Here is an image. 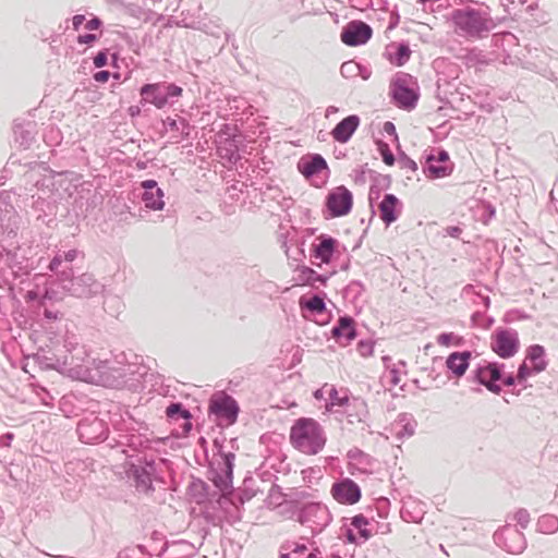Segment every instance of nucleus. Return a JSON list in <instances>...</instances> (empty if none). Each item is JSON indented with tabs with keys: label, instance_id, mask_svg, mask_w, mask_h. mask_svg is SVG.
<instances>
[{
	"label": "nucleus",
	"instance_id": "f3484780",
	"mask_svg": "<svg viewBox=\"0 0 558 558\" xmlns=\"http://www.w3.org/2000/svg\"><path fill=\"white\" fill-rule=\"evenodd\" d=\"M63 351L59 343L46 348L40 347L36 353L27 359L32 360L43 371L53 369L65 374L66 357L63 356Z\"/></svg>",
	"mask_w": 558,
	"mask_h": 558
},
{
	"label": "nucleus",
	"instance_id": "58836bf2",
	"mask_svg": "<svg viewBox=\"0 0 558 558\" xmlns=\"http://www.w3.org/2000/svg\"><path fill=\"white\" fill-rule=\"evenodd\" d=\"M327 294L325 292H318L313 294L310 299L302 296L300 299V307L302 311H308L313 315H320L326 313V300Z\"/></svg>",
	"mask_w": 558,
	"mask_h": 558
},
{
	"label": "nucleus",
	"instance_id": "39448f33",
	"mask_svg": "<svg viewBox=\"0 0 558 558\" xmlns=\"http://www.w3.org/2000/svg\"><path fill=\"white\" fill-rule=\"evenodd\" d=\"M92 365L98 373L99 380L106 386L120 387L133 374L131 364L125 362L124 353L117 355L113 360L93 359Z\"/></svg>",
	"mask_w": 558,
	"mask_h": 558
},
{
	"label": "nucleus",
	"instance_id": "9d476101",
	"mask_svg": "<svg viewBox=\"0 0 558 558\" xmlns=\"http://www.w3.org/2000/svg\"><path fill=\"white\" fill-rule=\"evenodd\" d=\"M240 407L236 400L225 391L215 392L208 404V414L218 425L230 426L238 421Z\"/></svg>",
	"mask_w": 558,
	"mask_h": 558
},
{
	"label": "nucleus",
	"instance_id": "4c0bfd02",
	"mask_svg": "<svg viewBox=\"0 0 558 558\" xmlns=\"http://www.w3.org/2000/svg\"><path fill=\"white\" fill-rule=\"evenodd\" d=\"M141 106L153 105L157 109H162L161 93L159 82L145 83L140 88Z\"/></svg>",
	"mask_w": 558,
	"mask_h": 558
},
{
	"label": "nucleus",
	"instance_id": "72a5a7b5",
	"mask_svg": "<svg viewBox=\"0 0 558 558\" xmlns=\"http://www.w3.org/2000/svg\"><path fill=\"white\" fill-rule=\"evenodd\" d=\"M298 271V281L303 286H310L312 288H317L318 286L326 287L330 277L336 274L335 270L328 275L318 274L316 270L305 265L300 266Z\"/></svg>",
	"mask_w": 558,
	"mask_h": 558
},
{
	"label": "nucleus",
	"instance_id": "a18cd8bd",
	"mask_svg": "<svg viewBox=\"0 0 558 558\" xmlns=\"http://www.w3.org/2000/svg\"><path fill=\"white\" fill-rule=\"evenodd\" d=\"M123 301L118 295H107L104 301V308L112 316H118L123 310Z\"/></svg>",
	"mask_w": 558,
	"mask_h": 558
},
{
	"label": "nucleus",
	"instance_id": "69168bd1",
	"mask_svg": "<svg viewBox=\"0 0 558 558\" xmlns=\"http://www.w3.org/2000/svg\"><path fill=\"white\" fill-rule=\"evenodd\" d=\"M368 519L360 513V514H356L354 517L351 518V525L356 529L357 531L360 529H363L364 526H367L368 525Z\"/></svg>",
	"mask_w": 558,
	"mask_h": 558
},
{
	"label": "nucleus",
	"instance_id": "ea45409f",
	"mask_svg": "<svg viewBox=\"0 0 558 558\" xmlns=\"http://www.w3.org/2000/svg\"><path fill=\"white\" fill-rule=\"evenodd\" d=\"M162 109L167 106H172L183 94V88L175 83L166 81L159 82Z\"/></svg>",
	"mask_w": 558,
	"mask_h": 558
},
{
	"label": "nucleus",
	"instance_id": "6ab92c4d",
	"mask_svg": "<svg viewBox=\"0 0 558 558\" xmlns=\"http://www.w3.org/2000/svg\"><path fill=\"white\" fill-rule=\"evenodd\" d=\"M70 281L63 290L76 298H90L102 289V284L87 272L80 276L74 275Z\"/></svg>",
	"mask_w": 558,
	"mask_h": 558
},
{
	"label": "nucleus",
	"instance_id": "ddd939ff",
	"mask_svg": "<svg viewBox=\"0 0 558 558\" xmlns=\"http://www.w3.org/2000/svg\"><path fill=\"white\" fill-rule=\"evenodd\" d=\"M353 207V194L344 185L329 191L325 199V218L347 216Z\"/></svg>",
	"mask_w": 558,
	"mask_h": 558
},
{
	"label": "nucleus",
	"instance_id": "cd10ccee",
	"mask_svg": "<svg viewBox=\"0 0 558 558\" xmlns=\"http://www.w3.org/2000/svg\"><path fill=\"white\" fill-rule=\"evenodd\" d=\"M15 142L23 149H28L35 140L36 122L25 119H15L13 122Z\"/></svg>",
	"mask_w": 558,
	"mask_h": 558
},
{
	"label": "nucleus",
	"instance_id": "052dcab7",
	"mask_svg": "<svg viewBox=\"0 0 558 558\" xmlns=\"http://www.w3.org/2000/svg\"><path fill=\"white\" fill-rule=\"evenodd\" d=\"M357 351L362 356H371L374 352V342L369 340H360Z\"/></svg>",
	"mask_w": 558,
	"mask_h": 558
},
{
	"label": "nucleus",
	"instance_id": "b1692460",
	"mask_svg": "<svg viewBox=\"0 0 558 558\" xmlns=\"http://www.w3.org/2000/svg\"><path fill=\"white\" fill-rule=\"evenodd\" d=\"M331 337L340 345H348L357 337L356 324L352 316L344 314L339 316L330 330Z\"/></svg>",
	"mask_w": 558,
	"mask_h": 558
},
{
	"label": "nucleus",
	"instance_id": "603ef678",
	"mask_svg": "<svg viewBox=\"0 0 558 558\" xmlns=\"http://www.w3.org/2000/svg\"><path fill=\"white\" fill-rule=\"evenodd\" d=\"M536 374H538V373L535 372L532 366H529L526 364V361H523L519 365L518 372H517V379H519V385L525 383L529 377L536 375Z\"/></svg>",
	"mask_w": 558,
	"mask_h": 558
},
{
	"label": "nucleus",
	"instance_id": "c9c22d12",
	"mask_svg": "<svg viewBox=\"0 0 558 558\" xmlns=\"http://www.w3.org/2000/svg\"><path fill=\"white\" fill-rule=\"evenodd\" d=\"M426 513V505L415 498L409 497L403 501L401 517L407 522L418 523Z\"/></svg>",
	"mask_w": 558,
	"mask_h": 558
},
{
	"label": "nucleus",
	"instance_id": "a19ab883",
	"mask_svg": "<svg viewBox=\"0 0 558 558\" xmlns=\"http://www.w3.org/2000/svg\"><path fill=\"white\" fill-rule=\"evenodd\" d=\"M166 416L170 421H180V420H192V413L189 409L184 407L182 402H170V404L166 408Z\"/></svg>",
	"mask_w": 558,
	"mask_h": 558
},
{
	"label": "nucleus",
	"instance_id": "13d9d810",
	"mask_svg": "<svg viewBox=\"0 0 558 558\" xmlns=\"http://www.w3.org/2000/svg\"><path fill=\"white\" fill-rule=\"evenodd\" d=\"M108 49L99 50L96 56L93 58V63L95 68L101 69L108 64Z\"/></svg>",
	"mask_w": 558,
	"mask_h": 558
},
{
	"label": "nucleus",
	"instance_id": "49530a36",
	"mask_svg": "<svg viewBox=\"0 0 558 558\" xmlns=\"http://www.w3.org/2000/svg\"><path fill=\"white\" fill-rule=\"evenodd\" d=\"M365 287L360 280H352L343 290V295L345 299H351L352 301H356L362 293L364 292Z\"/></svg>",
	"mask_w": 558,
	"mask_h": 558
},
{
	"label": "nucleus",
	"instance_id": "dca6fc26",
	"mask_svg": "<svg viewBox=\"0 0 558 558\" xmlns=\"http://www.w3.org/2000/svg\"><path fill=\"white\" fill-rule=\"evenodd\" d=\"M490 349L501 359L514 356L520 349L518 331L512 328H497L492 335Z\"/></svg>",
	"mask_w": 558,
	"mask_h": 558
},
{
	"label": "nucleus",
	"instance_id": "a211bd4d",
	"mask_svg": "<svg viewBox=\"0 0 558 558\" xmlns=\"http://www.w3.org/2000/svg\"><path fill=\"white\" fill-rule=\"evenodd\" d=\"M498 545L512 555L521 554L526 547V539L517 525L507 524L494 535Z\"/></svg>",
	"mask_w": 558,
	"mask_h": 558
},
{
	"label": "nucleus",
	"instance_id": "8fccbe9b",
	"mask_svg": "<svg viewBox=\"0 0 558 558\" xmlns=\"http://www.w3.org/2000/svg\"><path fill=\"white\" fill-rule=\"evenodd\" d=\"M359 73V62L355 60L345 61L340 66V74L347 80L357 77Z\"/></svg>",
	"mask_w": 558,
	"mask_h": 558
},
{
	"label": "nucleus",
	"instance_id": "a878e982",
	"mask_svg": "<svg viewBox=\"0 0 558 558\" xmlns=\"http://www.w3.org/2000/svg\"><path fill=\"white\" fill-rule=\"evenodd\" d=\"M378 209L380 219L386 227H389L398 220L402 213L403 204L395 194L387 193L379 203Z\"/></svg>",
	"mask_w": 558,
	"mask_h": 558
},
{
	"label": "nucleus",
	"instance_id": "bb28decb",
	"mask_svg": "<svg viewBox=\"0 0 558 558\" xmlns=\"http://www.w3.org/2000/svg\"><path fill=\"white\" fill-rule=\"evenodd\" d=\"M360 123L361 119L357 114H349L335 125L330 135L335 142L345 144L352 138Z\"/></svg>",
	"mask_w": 558,
	"mask_h": 558
},
{
	"label": "nucleus",
	"instance_id": "f03ea898",
	"mask_svg": "<svg viewBox=\"0 0 558 558\" xmlns=\"http://www.w3.org/2000/svg\"><path fill=\"white\" fill-rule=\"evenodd\" d=\"M289 442L293 449L306 454L320 453L327 444V434L324 426L313 417H299L294 420L289 432Z\"/></svg>",
	"mask_w": 558,
	"mask_h": 558
},
{
	"label": "nucleus",
	"instance_id": "473e14b6",
	"mask_svg": "<svg viewBox=\"0 0 558 558\" xmlns=\"http://www.w3.org/2000/svg\"><path fill=\"white\" fill-rule=\"evenodd\" d=\"M454 165H442L436 162L434 153H426L424 161L422 162V169L424 174L432 180L441 179L452 173Z\"/></svg>",
	"mask_w": 558,
	"mask_h": 558
},
{
	"label": "nucleus",
	"instance_id": "5701e85b",
	"mask_svg": "<svg viewBox=\"0 0 558 558\" xmlns=\"http://www.w3.org/2000/svg\"><path fill=\"white\" fill-rule=\"evenodd\" d=\"M29 215L38 223L50 227L56 221L57 205L52 201L33 195Z\"/></svg>",
	"mask_w": 558,
	"mask_h": 558
},
{
	"label": "nucleus",
	"instance_id": "2f4dec72",
	"mask_svg": "<svg viewBox=\"0 0 558 558\" xmlns=\"http://www.w3.org/2000/svg\"><path fill=\"white\" fill-rule=\"evenodd\" d=\"M412 50L408 41L391 43L386 47L385 57L395 66L404 65L411 58Z\"/></svg>",
	"mask_w": 558,
	"mask_h": 558
},
{
	"label": "nucleus",
	"instance_id": "680f3d73",
	"mask_svg": "<svg viewBox=\"0 0 558 558\" xmlns=\"http://www.w3.org/2000/svg\"><path fill=\"white\" fill-rule=\"evenodd\" d=\"M430 151L434 153V158L436 159V162L442 163V165H453L450 161L449 153L444 148H436L432 149Z\"/></svg>",
	"mask_w": 558,
	"mask_h": 558
},
{
	"label": "nucleus",
	"instance_id": "37998d69",
	"mask_svg": "<svg viewBox=\"0 0 558 558\" xmlns=\"http://www.w3.org/2000/svg\"><path fill=\"white\" fill-rule=\"evenodd\" d=\"M537 530L544 534H551L558 530V518L554 514H544L537 520Z\"/></svg>",
	"mask_w": 558,
	"mask_h": 558
},
{
	"label": "nucleus",
	"instance_id": "f257e3e1",
	"mask_svg": "<svg viewBox=\"0 0 558 558\" xmlns=\"http://www.w3.org/2000/svg\"><path fill=\"white\" fill-rule=\"evenodd\" d=\"M450 19L458 35L473 40L488 37L497 26L488 7L485 10L471 7L454 9Z\"/></svg>",
	"mask_w": 558,
	"mask_h": 558
},
{
	"label": "nucleus",
	"instance_id": "774afa93",
	"mask_svg": "<svg viewBox=\"0 0 558 558\" xmlns=\"http://www.w3.org/2000/svg\"><path fill=\"white\" fill-rule=\"evenodd\" d=\"M111 76V72L108 70H99L93 74V80L99 84L107 83Z\"/></svg>",
	"mask_w": 558,
	"mask_h": 558
},
{
	"label": "nucleus",
	"instance_id": "864d4df0",
	"mask_svg": "<svg viewBox=\"0 0 558 558\" xmlns=\"http://www.w3.org/2000/svg\"><path fill=\"white\" fill-rule=\"evenodd\" d=\"M378 150L380 153L383 161L387 166H392L396 162V157H395L393 153L391 151V149L389 148V145L387 143L380 142L378 144Z\"/></svg>",
	"mask_w": 558,
	"mask_h": 558
},
{
	"label": "nucleus",
	"instance_id": "7c9ffc66",
	"mask_svg": "<svg viewBox=\"0 0 558 558\" xmlns=\"http://www.w3.org/2000/svg\"><path fill=\"white\" fill-rule=\"evenodd\" d=\"M47 269L52 272L56 280L62 289L70 283L71 278L74 276V269L72 265L64 262L60 256L56 255L49 260Z\"/></svg>",
	"mask_w": 558,
	"mask_h": 558
},
{
	"label": "nucleus",
	"instance_id": "0e129e2a",
	"mask_svg": "<svg viewBox=\"0 0 558 558\" xmlns=\"http://www.w3.org/2000/svg\"><path fill=\"white\" fill-rule=\"evenodd\" d=\"M78 254H80V251L76 248H72L66 252L59 251L56 253V255L60 256L64 262L69 263L70 265H72L73 260H75V258L78 256Z\"/></svg>",
	"mask_w": 558,
	"mask_h": 558
},
{
	"label": "nucleus",
	"instance_id": "1a4fd4ad",
	"mask_svg": "<svg viewBox=\"0 0 558 558\" xmlns=\"http://www.w3.org/2000/svg\"><path fill=\"white\" fill-rule=\"evenodd\" d=\"M223 441L225 440H220L219 438L214 439L213 446L215 453L220 457L221 461L218 463V468L216 470H211V477H209L214 486L221 493L232 488L235 460V454L233 452L225 451Z\"/></svg>",
	"mask_w": 558,
	"mask_h": 558
},
{
	"label": "nucleus",
	"instance_id": "f8f14e48",
	"mask_svg": "<svg viewBox=\"0 0 558 558\" xmlns=\"http://www.w3.org/2000/svg\"><path fill=\"white\" fill-rule=\"evenodd\" d=\"M76 433L82 442L95 445L108 438L109 427L102 418L90 413L78 421Z\"/></svg>",
	"mask_w": 558,
	"mask_h": 558
},
{
	"label": "nucleus",
	"instance_id": "c03bdc74",
	"mask_svg": "<svg viewBox=\"0 0 558 558\" xmlns=\"http://www.w3.org/2000/svg\"><path fill=\"white\" fill-rule=\"evenodd\" d=\"M329 400L326 403V410L330 411L332 407H344L350 401L348 396V391H344L343 396L339 395V391L335 386H331L329 389Z\"/></svg>",
	"mask_w": 558,
	"mask_h": 558
},
{
	"label": "nucleus",
	"instance_id": "3c124183",
	"mask_svg": "<svg viewBox=\"0 0 558 558\" xmlns=\"http://www.w3.org/2000/svg\"><path fill=\"white\" fill-rule=\"evenodd\" d=\"M454 340L456 345H461L463 338L454 335L453 332H442L437 337V342L440 345L449 347Z\"/></svg>",
	"mask_w": 558,
	"mask_h": 558
},
{
	"label": "nucleus",
	"instance_id": "bf43d9fd",
	"mask_svg": "<svg viewBox=\"0 0 558 558\" xmlns=\"http://www.w3.org/2000/svg\"><path fill=\"white\" fill-rule=\"evenodd\" d=\"M369 170L371 169L366 168V165L356 168L352 174L354 182L356 184H361V185L365 184L366 183V173L369 174Z\"/></svg>",
	"mask_w": 558,
	"mask_h": 558
},
{
	"label": "nucleus",
	"instance_id": "393cba45",
	"mask_svg": "<svg viewBox=\"0 0 558 558\" xmlns=\"http://www.w3.org/2000/svg\"><path fill=\"white\" fill-rule=\"evenodd\" d=\"M140 187L143 190L141 199L146 208L154 211L163 209L165 193L162 189L158 186L156 180H144L140 183Z\"/></svg>",
	"mask_w": 558,
	"mask_h": 558
},
{
	"label": "nucleus",
	"instance_id": "09e8293b",
	"mask_svg": "<svg viewBox=\"0 0 558 558\" xmlns=\"http://www.w3.org/2000/svg\"><path fill=\"white\" fill-rule=\"evenodd\" d=\"M369 177L372 184L381 191L388 190L392 183V179L389 174H380L374 170H369Z\"/></svg>",
	"mask_w": 558,
	"mask_h": 558
},
{
	"label": "nucleus",
	"instance_id": "20e7f679",
	"mask_svg": "<svg viewBox=\"0 0 558 558\" xmlns=\"http://www.w3.org/2000/svg\"><path fill=\"white\" fill-rule=\"evenodd\" d=\"M389 96L391 102L399 109L413 110L420 98L416 78L409 73L397 72L390 81Z\"/></svg>",
	"mask_w": 558,
	"mask_h": 558
},
{
	"label": "nucleus",
	"instance_id": "6e6552de",
	"mask_svg": "<svg viewBox=\"0 0 558 558\" xmlns=\"http://www.w3.org/2000/svg\"><path fill=\"white\" fill-rule=\"evenodd\" d=\"M302 525H308L313 535L323 532L332 521V515L326 505L320 501H306L293 513Z\"/></svg>",
	"mask_w": 558,
	"mask_h": 558
},
{
	"label": "nucleus",
	"instance_id": "aec40b11",
	"mask_svg": "<svg viewBox=\"0 0 558 558\" xmlns=\"http://www.w3.org/2000/svg\"><path fill=\"white\" fill-rule=\"evenodd\" d=\"M373 35V28L363 21H352L341 31V41L350 47H357L366 44Z\"/></svg>",
	"mask_w": 558,
	"mask_h": 558
},
{
	"label": "nucleus",
	"instance_id": "e2e57ef3",
	"mask_svg": "<svg viewBox=\"0 0 558 558\" xmlns=\"http://www.w3.org/2000/svg\"><path fill=\"white\" fill-rule=\"evenodd\" d=\"M98 38L99 36L94 33H85L77 36L76 43L78 45L92 46L94 43L98 40Z\"/></svg>",
	"mask_w": 558,
	"mask_h": 558
},
{
	"label": "nucleus",
	"instance_id": "6e6d98bb",
	"mask_svg": "<svg viewBox=\"0 0 558 558\" xmlns=\"http://www.w3.org/2000/svg\"><path fill=\"white\" fill-rule=\"evenodd\" d=\"M407 363L402 360L398 362V364H393L389 367V384L391 386H397L400 383V368L399 366L405 367Z\"/></svg>",
	"mask_w": 558,
	"mask_h": 558
},
{
	"label": "nucleus",
	"instance_id": "c756f323",
	"mask_svg": "<svg viewBox=\"0 0 558 558\" xmlns=\"http://www.w3.org/2000/svg\"><path fill=\"white\" fill-rule=\"evenodd\" d=\"M472 359L469 350L451 352L446 357V367L456 378H461L468 371Z\"/></svg>",
	"mask_w": 558,
	"mask_h": 558
},
{
	"label": "nucleus",
	"instance_id": "c85d7f7f",
	"mask_svg": "<svg viewBox=\"0 0 558 558\" xmlns=\"http://www.w3.org/2000/svg\"><path fill=\"white\" fill-rule=\"evenodd\" d=\"M345 407L348 408L347 420L349 424H362V430L369 427V425L367 424V418L369 416L368 407L364 399L352 398L350 399Z\"/></svg>",
	"mask_w": 558,
	"mask_h": 558
},
{
	"label": "nucleus",
	"instance_id": "79ce46f5",
	"mask_svg": "<svg viewBox=\"0 0 558 558\" xmlns=\"http://www.w3.org/2000/svg\"><path fill=\"white\" fill-rule=\"evenodd\" d=\"M189 490L196 498V502L201 504L207 498L209 486L206 482L197 478L191 482Z\"/></svg>",
	"mask_w": 558,
	"mask_h": 558
},
{
	"label": "nucleus",
	"instance_id": "4be33fe9",
	"mask_svg": "<svg viewBox=\"0 0 558 558\" xmlns=\"http://www.w3.org/2000/svg\"><path fill=\"white\" fill-rule=\"evenodd\" d=\"M331 495L339 504L354 505L361 499L362 493L353 480L344 477L332 484Z\"/></svg>",
	"mask_w": 558,
	"mask_h": 558
},
{
	"label": "nucleus",
	"instance_id": "423d86ee",
	"mask_svg": "<svg viewBox=\"0 0 558 558\" xmlns=\"http://www.w3.org/2000/svg\"><path fill=\"white\" fill-rule=\"evenodd\" d=\"M63 356L66 357V371L70 377L82 378L89 371L92 360L86 347L80 343L75 335H66L61 344Z\"/></svg>",
	"mask_w": 558,
	"mask_h": 558
},
{
	"label": "nucleus",
	"instance_id": "0eeeda50",
	"mask_svg": "<svg viewBox=\"0 0 558 558\" xmlns=\"http://www.w3.org/2000/svg\"><path fill=\"white\" fill-rule=\"evenodd\" d=\"M166 438L156 437L146 422L132 418L120 434L118 442L140 452L150 449L153 444H163Z\"/></svg>",
	"mask_w": 558,
	"mask_h": 558
},
{
	"label": "nucleus",
	"instance_id": "e433bc0d",
	"mask_svg": "<svg viewBox=\"0 0 558 558\" xmlns=\"http://www.w3.org/2000/svg\"><path fill=\"white\" fill-rule=\"evenodd\" d=\"M531 363L535 372L542 373L547 368L546 350L541 344H531L525 350V360Z\"/></svg>",
	"mask_w": 558,
	"mask_h": 558
},
{
	"label": "nucleus",
	"instance_id": "de8ad7c7",
	"mask_svg": "<svg viewBox=\"0 0 558 558\" xmlns=\"http://www.w3.org/2000/svg\"><path fill=\"white\" fill-rule=\"evenodd\" d=\"M311 494L307 490H295L290 495L289 504L292 514L298 511V508L304 502L308 501Z\"/></svg>",
	"mask_w": 558,
	"mask_h": 558
},
{
	"label": "nucleus",
	"instance_id": "2eb2a0df",
	"mask_svg": "<svg viewBox=\"0 0 558 558\" xmlns=\"http://www.w3.org/2000/svg\"><path fill=\"white\" fill-rule=\"evenodd\" d=\"M340 242L327 234L320 233L314 240L310 250L311 262L315 266L330 264L336 255L340 254Z\"/></svg>",
	"mask_w": 558,
	"mask_h": 558
},
{
	"label": "nucleus",
	"instance_id": "5fc2aeb1",
	"mask_svg": "<svg viewBox=\"0 0 558 558\" xmlns=\"http://www.w3.org/2000/svg\"><path fill=\"white\" fill-rule=\"evenodd\" d=\"M398 162L401 169H408L412 172L417 170V163L410 158L404 151H399Z\"/></svg>",
	"mask_w": 558,
	"mask_h": 558
},
{
	"label": "nucleus",
	"instance_id": "338daca9",
	"mask_svg": "<svg viewBox=\"0 0 558 558\" xmlns=\"http://www.w3.org/2000/svg\"><path fill=\"white\" fill-rule=\"evenodd\" d=\"M496 214V209L495 207L488 203V202H485L483 204V214H482V218H483V221L486 223L488 220H490Z\"/></svg>",
	"mask_w": 558,
	"mask_h": 558
},
{
	"label": "nucleus",
	"instance_id": "7ed1b4c3",
	"mask_svg": "<svg viewBox=\"0 0 558 558\" xmlns=\"http://www.w3.org/2000/svg\"><path fill=\"white\" fill-rule=\"evenodd\" d=\"M122 452L126 454L124 472L135 489L141 494H153L155 492L154 483L162 481L158 473L156 459L140 453L128 454L125 450Z\"/></svg>",
	"mask_w": 558,
	"mask_h": 558
},
{
	"label": "nucleus",
	"instance_id": "9b49d317",
	"mask_svg": "<svg viewBox=\"0 0 558 558\" xmlns=\"http://www.w3.org/2000/svg\"><path fill=\"white\" fill-rule=\"evenodd\" d=\"M217 155L231 165H235L240 156L242 136L236 134V129L230 124H223L215 138Z\"/></svg>",
	"mask_w": 558,
	"mask_h": 558
},
{
	"label": "nucleus",
	"instance_id": "f704fd0d",
	"mask_svg": "<svg viewBox=\"0 0 558 558\" xmlns=\"http://www.w3.org/2000/svg\"><path fill=\"white\" fill-rule=\"evenodd\" d=\"M417 422L410 413H400L391 425V430L396 438L404 439L414 435Z\"/></svg>",
	"mask_w": 558,
	"mask_h": 558
},
{
	"label": "nucleus",
	"instance_id": "4468645a",
	"mask_svg": "<svg viewBox=\"0 0 558 558\" xmlns=\"http://www.w3.org/2000/svg\"><path fill=\"white\" fill-rule=\"evenodd\" d=\"M505 367V364L500 362L483 361L473 369V380L488 391L500 395L502 388L498 380L501 378Z\"/></svg>",
	"mask_w": 558,
	"mask_h": 558
},
{
	"label": "nucleus",
	"instance_id": "412c9836",
	"mask_svg": "<svg viewBox=\"0 0 558 558\" xmlns=\"http://www.w3.org/2000/svg\"><path fill=\"white\" fill-rule=\"evenodd\" d=\"M298 170L306 179L322 177L324 183L329 175V168L326 159L319 154H308L303 156L298 162Z\"/></svg>",
	"mask_w": 558,
	"mask_h": 558
},
{
	"label": "nucleus",
	"instance_id": "4d7b16f0",
	"mask_svg": "<svg viewBox=\"0 0 558 558\" xmlns=\"http://www.w3.org/2000/svg\"><path fill=\"white\" fill-rule=\"evenodd\" d=\"M513 519L522 530L526 529L530 523V513L526 509L520 508L513 515Z\"/></svg>",
	"mask_w": 558,
	"mask_h": 558
}]
</instances>
